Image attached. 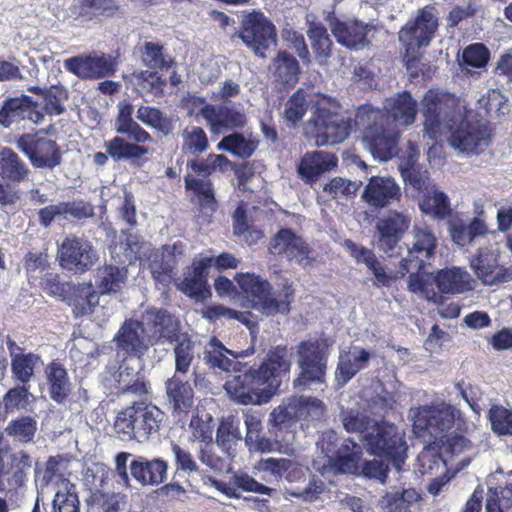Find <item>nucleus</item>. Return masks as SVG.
Listing matches in <instances>:
<instances>
[{
	"label": "nucleus",
	"instance_id": "24",
	"mask_svg": "<svg viewBox=\"0 0 512 512\" xmlns=\"http://www.w3.org/2000/svg\"><path fill=\"white\" fill-rule=\"evenodd\" d=\"M211 260L199 259L194 261L192 267L185 273L183 280L177 285L178 289L197 302L210 297L211 292L207 282L208 269Z\"/></svg>",
	"mask_w": 512,
	"mask_h": 512
},
{
	"label": "nucleus",
	"instance_id": "3",
	"mask_svg": "<svg viewBox=\"0 0 512 512\" xmlns=\"http://www.w3.org/2000/svg\"><path fill=\"white\" fill-rule=\"evenodd\" d=\"M354 123L362 130V142L375 159L387 161L397 154L401 131L390 124L383 125L381 110L362 106L356 112Z\"/></svg>",
	"mask_w": 512,
	"mask_h": 512
},
{
	"label": "nucleus",
	"instance_id": "11",
	"mask_svg": "<svg viewBox=\"0 0 512 512\" xmlns=\"http://www.w3.org/2000/svg\"><path fill=\"white\" fill-rule=\"evenodd\" d=\"M392 406L391 398L377 395L368 401L366 407L345 412L342 418L343 426L347 432L359 434L360 439L365 443L366 436L372 433Z\"/></svg>",
	"mask_w": 512,
	"mask_h": 512
},
{
	"label": "nucleus",
	"instance_id": "21",
	"mask_svg": "<svg viewBox=\"0 0 512 512\" xmlns=\"http://www.w3.org/2000/svg\"><path fill=\"white\" fill-rule=\"evenodd\" d=\"M410 226V217L398 211H389L378 219L376 230L378 232V245L389 256L393 255L395 248Z\"/></svg>",
	"mask_w": 512,
	"mask_h": 512
},
{
	"label": "nucleus",
	"instance_id": "19",
	"mask_svg": "<svg viewBox=\"0 0 512 512\" xmlns=\"http://www.w3.org/2000/svg\"><path fill=\"white\" fill-rule=\"evenodd\" d=\"M296 414L292 405V397L283 401L281 405L270 413V423L273 426L275 441L280 452L291 455L295 452V424Z\"/></svg>",
	"mask_w": 512,
	"mask_h": 512
},
{
	"label": "nucleus",
	"instance_id": "46",
	"mask_svg": "<svg viewBox=\"0 0 512 512\" xmlns=\"http://www.w3.org/2000/svg\"><path fill=\"white\" fill-rule=\"evenodd\" d=\"M67 302L73 307L75 316L79 317L93 312L98 305L99 295L90 283H79Z\"/></svg>",
	"mask_w": 512,
	"mask_h": 512
},
{
	"label": "nucleus",
	"instance_id": "37",
	"mask_svg": "<svg viewBox=\"0 0 512 512\" xmlns=\"http://www.w3.org/2000/svg\"><path fill=\"white\" fill-rule=\"evenodd\" d=\"M449 233L456 245L466 247L485 237L488 227L485 220L479 217H474L469 222L458 219L450 223Z\"/></svg>",
	"mask_w": 512,
	"mask_h": 512
},
{
	"label": "nucleus",
	"instance_id": "57",
	"mask_svg": "<svg viewBox=\"0 0 512 512\" xmlns=\"http://www.w3.org/2000/svg\"><path fill=\"white\" fill-rule=\"evenodd\" d=\"M230 165V160L223 154H209L205 159L191 160L187 163L189 169L203 177H208L217 171H227Z\"/></svg>",
	"mask_w": 512,
	"mask_h": 512
},
{
	"label": "nucleus",
	"instance_id": "6",
	"mask_svg": "<svg viewBox=\"0 0 512 512\" xmlns=\"http://www.w3.org/2000/svg\"><path fill=\"white\" fill-rule=\"evenodd\" d=\"M351 128L352 120L340 112L339 103L324 95L316 101L306 125L307 133L315 139L317 146L343 142L349 136Z\"/></svg>",
	"mask_w": 512,
	"mask_h": 512
},
{
	"label": "nucleus",
	"instance_id": "61",
	"mask_svg": "<svg viewBox=\"0 0 512 512\" xmlns=\"http://www.w3.org/2000/svg\"><path fill=\"white\" fill-rule=\"evenodd\" d=\"M68 100V91L62 85H53L45 88L43 112L48 115L59 116L65 111V102Z\"/></svg>",
	"mask_w": 512,
	"mask_h": 512
},
{
	"label": "nucleus",
	"instance_id": "44",
	"mask_svg": "<svg viewBox=\"0 0 512 512\" xmlns=\"http://www.w3.org/2000/svg\"><path fill=\"white\" fill-rule=\"evenodd\" d=\"M270 70L277 82L286 86H294L299 79L300 66L295 57L286 51L278 52L273 59Z\"/></svg>",
	"mask_w": 512,
	"mask_h": 512
},
{
	"label": "nucleus",
	"instance_id": "1",
	"mask_svg": "<svg viewBox=\"0 0 512 512\" xmlns=\"http://www.w3.org/2000/svg\"><path fill=\"white\" fill-rule=\"evenodd\" d=\"M424 128L430 139L449 133L448 143L464 154H479L490 142L486 125L472 120L462 101L446 92L429 90L423 100Z\"/></svg>",
	"mask_w": 512,
	"mask_h": 512
},
{
	"label": "nucleus",
	"instance_id": "2",
	"mask_svg": "<svg viewBox=\"0 0 512 512\" xmlns=\"http://www.w3.org/2000/svg\"><path fill=\"white\" fill-rule=\"evenodd\" d=\"M291 369V354L287 346L270 349L257 369H249L229 376L224 384L227 394L234 401L248 405L268 402Z\"/></svg>",
	"mask_w": 512,
	"mask_h": 512
},
{
	"label": "nucleus",
	"instance_id": "35",
	"mask_svg": "<svg viewBox=\"0 0 512 512\" xmlns=\"http://www.w3.org/2000/svg\"><path fill=\"white\" fill-rule=\"evenodd\" d=\"M118 114L114 121V129L120 135L137 142H151L152 136L133 119L134 107L128 101L119 102Z\"/></svg>",
	"mask_w": 512,
	"mask_h": 512
},
{
	"label": "nucleus",
	"instance_id": "30",
	"mask_svg": "<svg viewBox=\"0 0 512 512\" xmlns=\"http://www.w3.org/2000/svg\"><path fill=\"white\" fill-rule=\"evenodd\" d=\"M117 10L118 5L115 0H79L70 7V14L84 25L112 17Z\"/></svg>",
	"mask_w": 512,
	"mask_h": 512
},
{
	"label": "nucleus",
	"instance_id": "20",
	"mask_svg": "<svg viewBox=\"0 0 512 512\" xmlns=\"http://www.w3.org/2000/svg\"><path fill=\"white\" fill-rule=\"evenodd\" d=\"M270 250L274 255H284L290 262L307 267L315 260L308 244L291 229H281L271 240Z\"/></svg>",
	"mask_w": 512,
	"mask_h": 512
},
{
	"label": "nucleus",
	"instance_id": "32",
	"mask_svg": "<svg viewBox=\"0 0 512 512\" xmlns=\"http://www.w3.org/2000/svg\"><path fill=\"white\" fill-rule=\"evenodd\" d=\"M129 468L131 476L142 486H157L165 481L168 465L162 459L139 457L130 463Z\"/></svg>",
	"mask_w": 512,
	"mask_h": 512
},
{
	"label": "nucleus",
	"instance_id": "31",
	"mask_svg": "<svg viewBox=\"0 0 512 512\" xmlns=\"http://www.w3.org/2000/svg\"><path fill=\"white\" fill-rule=\"evenodd\" d=\"M110 387H114L116 393H131L143 395L147 393V384L143 375L129 362L121 364L110 378H105Z\"/></svg>",
	"mask_w": 512,
	"mask_h": 512
},
{
	"label": "nucleus",
	"instance_id": "22",
	"mask_svg": "<svg viewBox=\"0 0 512 512\" xmlns=\"http://www.w3.org/2000/svg\"><path fill=\"white\" fill-rule=\"evenodd\" d=\"M138 323L151 343L159 340H172L178 330L174 317L163 308H146Z\"/></svg>",
	"mask_w": 512,
	"mask_h": 512
},
{
	"label": "nucleus",
	"instance_id": "49",
	"mask_svg": "<svg viewBox=\"0 0 512 512\" xmlns=\"http://www.w3.org/2000/svg\"><path fill=\"white\" fill-rule=\"evenodd\" d=\"M419 499V493L409 488L402 492L387 493L380 503L385 512H412Z\"/></svg>",
	"mask_w": 512,
	"mask_h": 512
},
{
	"label": "nucleus",
	"instance_id": "17",
	"mask_svg": "<svg viewBox=\"0 0 512 512\" xmlns=\"http://www.w3.org/2000/svg\"><path fill=\"white\" fill-rule=\"evenodd\" d=\"M60 265L74 273H84L98 260L92 244L83 238L66 237L58 250Z\"/></svg>",
	"mask_w": 512,
	"mask_h": 512
},
{
	"label": "nucleus",
	"instance_id": "60",
	"mask_svg": "<svg viewBox=\"0 0 512 512\" xmlns=\"http://www.w3.org/2000/svg\"><path fill=\"white\" fill-rule=\"evenodd\" d=\"M37 430V421L30 416H22L8 423L5 432L22 443L31 442Z\"/></svg>",
	"mask_w": 512,
	"mask_h": 512
},
{
	"label": "nucleus",
	"instance_id": "62",
	"mask_svg": "<svg viewBox=\"0 0 512 512\" xmlns=\"http://www.w3.org/2000/svg\"><path fill=\"white\" fill-rule=\"evenodd\" d=\"M408 289L428 301L438 302L441 296L434 290L433 284L428 275L419 274V271H409Z\"/></svg>",
	"mask_w": 512,
	"mask_h": 512
},
{
	"label": "nucleus",
	"instance_id": "55",
	"mask_svg": "<svg viewBox=\"0 0 512 512\" xmlns=\"http://www.w3.org/2000/svg\"><path fill=\"white\" fill-rule=\"evenodd\" d=\"M292 405L295 408L297 420H321L325 414V404L311 396H293Z\"/></svg>",
	"mask_w": 512,
	"mask_h": 512
},
{
	"label": "nucleus",
	"instance_id": "16",
	"mask_svg": "<svg viewBox=\"0 0 512 512\" xmlns=\"http://www.w3.org/2000/svg\"><path fill=\"white\" fill-rule=\"evenodd\" d=\"M16 146L35 168L53 169L61 163V153L54 140L27 133L17 139Z\"/></svg>",
	"mask_w": 512,
	"mask_h": 512
},
{
	"label": "nucleus",
	"instance_id": "14",
	"mask_svg": "<svg viewBox=\"0 0 512 512\" xmlns=\"http://www.w3.org/2000/svg\"><path fill=\"white\" fill-rule=\"evenodd\" d=\"M239 38L255 55L266 57V51L276 43V28L261 12H252L241 23Z\"/></svg>",
	"mask_w": 512,
	"mask_h": 512
},
{
	"label": "nucleus",
	"instance_id": "36",
	"mask_svg": "<svg viewBox=\"0 0 512 512\" xmlns=\"http://www.w3.org/2000/svg\"><path fill=\"white\" fill-rule=\"evenodd\" d=\"M370 30L368 24L360 21L336 22L332 27L337 42L355 50L362 49L368 44L367 35Z\"/></svg>",
	"mask_w": 512,
	"mask_h": 512
},
{
	"label": "nucleus",
	"instance_id": "41",
	"mask_svg": "<svg viewBox=\"0 0 512 512\" xmlns=\"http://www.w3.org/2000/svg\"><path fill=\"white\" fill-rule=\"evenodd\" d=\"M434 281L438 290L445 294H458L472 289L470 274L458 267L438 271Z\"/></svg>",
	"mask_w": 512,
	"mask_h": 512
},
{
	"label": "nucleus",
	"instance_id": "10",
	"mask_svg": "<svg viewBox=\"0 0 512 512\" xmlns=\"http://www.w3.org/2000/svg\"><path fill=\"white\" fill-rule=\"evenodd\" d=\"M328 354L319 340L302 341L297 347V364L300 369L293 384L296 389H304L312 384L326 381Z\"/></svg>",
	"mask_w": 512,
	"mask_h": 512
},
{
	"label": "nucleus",
	"instance_id": "33",
	"mask_svg": "<svg viewBox=\"0 0 512 512\" xmlns=\"http://www.w3.org/2000/svg\"><path fill=\"white\" fill-rule=\"evenodd\" d=\"M166 395L174 416H184L193 406L194 392L188 381L174 374L166 383Z\"/></svg>",
	"mask_w": 512,
	"mask_h": 512
},
{
	"label": "nucleus",
	"instance_id": "48",
	"mask_svg": "<svg viewBox=\"0 0 512 512\" xmlns=\"http://www.w3.org/2000/svg\"><path fill=\"white\" fill-rule=\"evenodd\" d=\"M175 374H186L196 355V343L187 335L174 336Z\"/></svg>",
	"mask_w": 512,
	"mask_h": 512
},
{
	"label": "nucleus",
	"instance_id": "8",
	"mask_svg": "<svg viewBox=\"0 0 512 512\" xmlns=\"http://www.w3.org/2000/svg\"><path fill=\"white\" fill-rule=\"evenodd\" d=\"M316 445L317 450L323 455V466H329L337 473L357 471L362 457V447L354 440L348 438L339 444L337 433L329 430L322 434Z\"/></svg>",
	"mask_w": 512,
	"mask_h": 512
},
{
	"label": "nucleus",
	"instance_id": "38",
	"mask_svg": "<svg viewBox=\"0 0 512 512\" xmlns=\"http://www.w3.org/2000/svg\"><path fill=\"white\" fill-rule=\"evenodd\" d=\"M237 357L238 355L227 349L220 340L212 337L205 346L203 359L210 368L224 372H241V363L235 361Z\"/></svg>",
	"mask_w": 512,
	"mask_h": 512
},
{
	"label": "nucleus",
	"instance_id": "45",
	"mask_svg": "<svg viewBox=\"0 0 512 512\" xmlns=\"http://www.w3.org/2000/svg\"><path fill=\"white\" fill-rule=\"evenodd\" d=\"M29 168L19 155L10 148L0 151V177L11 183H21L27 179Z\"/></svg>",
	"mask_w": 512,
	"mask_h": 512
},
{
	"label": "nucleus",
	"instance_id": "64",
	"mask_svg": "<svg viewBox=\"0 0 512 512\" xmlns=\"http://www.w3.org/2000/svg\"><path fill=\"white\" fill-rule=\"evenodd\" d=\"M492 429L499 435H512V410L493 406L489 411Z\"/></svg>",
	"mask_w": 512,
	"mask_h": 512
},
{
	"label": "nucleus",
	"instance_id": "18",
	"mask_svg": "<svg viewBox=\"0 0 512 512\" xmlns=\"http://www.w3.org/2000/svg\"><path fill=\"white\" fill-rule=\"evenodd\" d=\"M199 115L206 121L212 134L242 129L247 124V117L242 108L228 105L206 104L199 110Z\"/></svg>",
	"mask_w": 512,
	"mask_h": 512
},
{
	"label": "nucleus",
	"instance_id": "23",
	"mask_svg": "<svg viewBox=\"0 0 512 512\" xmlns=\"http://www.w3.org/2000/svg\"><path fill=\"white\" fill-rule=\"evenodd\" d=\"M401 188L391 177H371L362 194V199L376 209L398 202Z\"/></svg>",
	"mask_w": 512,
	"mask_h": 512
},
{
	"label": "nucleus",
	"instance_id": "7",
	"mask_svg": "<svg viewBox=\"0 0 512 512\" xmlns=\"http://www.w3.org/2000/svg\"><path fill=\"white\" fill-rule=\"evenodd\" d=\"M439 26L436 9L425 6L415 18L408 21L398 32V40L405 49L407 69H411L416 54L421 48L429 46Z\"/></svg>",
	"mask_w": 512,
	"mask_h": 512
},
{
	"label": "nucleus",
	"instance_id": "39",
	"mask_svg": "<svg viewBox=\"0 0 512 512\" xmlns=\"http://www.w3.org/2000/svg\"><path fill=\"white\" fill-rule=\"evenodd\" d=\"M471 267L484 284L494 285L507 280L494 251L480 250L471 260Z\"/></svg>",
	"mask_w": 512,
	"mask_h": 512
},
{
	"label": "nucleus",
	"instance_id": "34",
	"mask_svg": "<svg viewBox=\"0 0 512 512\" xmlns=\"http://www.w3.org/2000/svg\"><path fill=\"white\" fill-rule=\"evenodd\" d=\"M371 354L363 348L354 346L348 351H341L335 372L339 384L345 385L360 370L366 368Z\"/></svg>",
	"mask_w": 512,
	"mask_h": 512
},
{
	"label": "nucleus",
	"instance_id": "54",
	"mask_svg": "<svg viewBox=\"0 0 512 512\" xmlns=\"http://www.w3.org/2000/svg\"><path fill=\"white\" fill-rule=\"evenodd\" d=\"M182 152L191 155H200L209 147V140L203 128L195 125L185 127L181 132Z\"/></svg>",
	"mask_w": 512,
	"mask_h": 512
},
{
	"label": "nucleus",
	"instance_id": "5",
	"mask_svg": "<svg viewBox=\"0 0 512 512\" xmlns=\"http://www.w3.org/2000/svg\"><path fill=\"white\" fill-rule=\"evenodd\" d=\"M165 414L157 406L143 401L120 410L114 421L118 437L124 441L146 443L158 436Z\"/></svg>",
	"mask_w": 512,
	"mask_h": 512
},
{
	"label": "nucleus",
	"instance_id": "40",
	"mask_svg": "<svg viewBox=\"0 0 512 512\" xmlns=\"http://www.w3.org/2000/svg\"><path fill=\"white\" fill-rule=\"evenodd\" d=\"M124 136L118 135L104 142V148L113 161L137 160L149 152V149L142 145L145 142H137Z\"/></svg>",
	"mask_w": 512,
	"mask_h": 512
},
{
	"label": "nucleus",
	"instance_id": "4",
	"mask_svg": "<svg viewBox=\"0 0 512 512\" xmlns=\"http://www.w3.org/2000/svg\"><path fill=\"white\" fill-rule=\"evenodd\" d=\"M235 280L251 307L261 314L274 316L290 312L294 290L288 280L278 290H274L267 280L254 273H240Z\"/></svg>",
	"mask_w": 512,
	"mask_h": 512
},
{
	"label": "nucleus",
	"instance_id": "58",
	"mask_svg": "<svg viewBox=\"0 0 512 512\" xmlns=\"http://www.w3.org/2000/svg\"><path fill=\"white\" fill-rule=\"evenodd\" d=\"M310 102L303 89L294 92L285 103L283 116L291 125H296L306 114Z\"/></svg>",
	"mask_w": 512,
	"mask_h": 512
},
{
	"label": "nucleus",
	"instance_id": "42",
	"mask_svg": "<svg viewBox=\"0 0 512 512\" xmlns=\"http://www.w3.org/2000/svg\"><path fill=\"white\" fill-rule=\"evenodd\" d=\"M346 245L356 261L366 265L368 270L374 275L378 285L383 287L392 285L395 279L394 276L385 270L372 250L358 246L352 241H347Z\"/></svg>",
	"mask_w": 512,
	"mask_h": 512
},
{
	"label": "nucleus",
	"instance_id": "52",
	"mask_svg": "<svg viewBox=\"0 0 512 512\" xmlns=\"http://www.w3.org/2000/svg\"><path fill=\"white\" fill-rule=\"evenodd\" d=\"M256 147L254 141L238 132L224 136L216 146L217 150L229 152L240 158H249Z\"/></svg>",
	"mask_w": 512,
	"mask_h": 512
},
{
	"label": "nucleus",
	"instance_id": "63",
	"mask_svg": "<svg viewBox=\"0 0 512 512\" xmlns=\"http://www.w3.org/2000/svg\"><path fill=\"white\" fill-rule=\"evenodd\" d=\"M185 187L198 196L201 206L214 209L215 197L210 181L187 176L185 178Z\"/></svg>",
	"mask_w": 512,
	"mask_h": 512
},
{
	"label": "nucleus",
	"instance_id": "26",
	"mask_svg": "<svg viewBox=\"0 0 512 512\" xmlns=\"http://www.w3.org/2000/svg\"><path fill=\"white\" fill-rule=\"evenodd\" d=\"M337 163L338 158L331 152H306L297 165V172L306 184H313L322 174L333 170Z\"/></svg>",
	"mask_w": 512,
	"mask_h": 512
},
{
	"label": "nucleus",
	"instance_id": "29",
	"mask_svg": "<svg viewBox=\"0 0 512 512\" xmlns=\"http://www.w3.org/2000/svg\"><path fill=\"white\" fill-rule=\"evenodd\" d=\"M114 340L119 351L137 357L143 355L151 344L145 332H142L138 320L126 321L116 334Z\"/></svg>",
	"mask_w": 512,
	"mask_h": 512
},
{
	"label": "nucleus",
	"instance_id": "12",
	"mask_svg": "<svg viewBox=\"0 0 512 512\" xmlns=\"http://www.w3.org/2000/svg\"><path fill=\"white\" fill-rule=\"evenodd\" d=\"M409 416L416 432H428L437 438L439 434L450 429L456 418L460 416V412L448 403L438 402L411 408Z\"/></svg>",
	"mask_w": 512,
	"mask_h": 512
},
{
	"label": "nucleus",
	"instance_id": "51",
	"mask_svg": "<svg viewBox=\"0 0 512 512\" xmlns=\"http://www.w3.org/2000/svg\"><path fill=\"white\" fill-rule=\"evenodd\" d=\"M136 118L144 125L157 130L163 135L172 133L174 129L172 119L156 107L139 106L136 111Z\"/></svg>",
	"mask_w": 512,
	"mask_h": 512
},
{
	"label": "nucleus",
	"instance_id": "9",
	"mask_svg": "<svg viewBox=\"0 0 512 512\" xmlns=\"http://www.w3.org/2000/svg\"><path fill=\"white\" fill-rule=\"evenodd\" d=\"M364 445L370 454L389 459L398 471L401 470L407 452L405 432L402 429L381 419L372 433L366 436Z\"/></svg>",
	"mask_w": 512,
	"mask_h": 512
},
{
	"label": "nucleus",
	"instance_id": "25",
	"mask_svg": "<svg viewBox=\"0 0 512 512\" xmlns=\"http://www.w3.org/2000/svg\"><path fill=\"white\" fill-rule=\"evenodd\" d=\"M44 377L50 399L59 405H64L73 389L65 365L59 360L51 361L44 368Z\"/></svg>",
	"mask_w": 512,
	"mask_h": 512
},
{
	"label": "nucleus",
	"instance_id": "53",
	"mask_svg": "<svg viewBox=\"0 0 512 512\" xmlns=\"http://www.w3.org/2000/svg\"><path fill=\"white\" fill-rule=\"evenodd\" d=\"M79 507L75 485L68 479H61L53 499L52 512H79Z\"/></svg>",
	"mask_w": 512,
	"mask_h": 512
},
{
	"label": "nucleus",
	"instance_id": "13",
	"mask_svg": "<svg viewBox=\"0 0 512 512\" xmlns=\"http://www.w3.org/2000/svg\"><path fill=\"white\" fill-rule=\"evenodd\" d=\"M411 235L412 241L407 256L400 263L405 272L421 271L427 265H431L438 247L436 235L425 223L415 224Z\"/></svg>",
	"mask_w": 512,
	"mask_h": 512
},
{
	"label": "nucleus",
	"instance_id": "28",
	"mask_svg": "<svg viewBox=\"0 0 512 512\" xmlns=\"http://www.w3.org/2000/svg\"><path fill=\"white\" fill-rule=\"evenodd\" d=\"M179 245H165L161 250L152 251L148 257L149 269L153 279L163 286H167L177 265V254L181 255Z\"/></svg>",
	"mask_w": 512,
	"mask_h": 512
},
{
	"label": "nucleus",
	"instance_id": "15",
	"mask_svg": "<svg viewBox=\"0 0 512 512\" xmlns=\"http://www.w3.org/2000/svg\"><path fill=\"white\" fill-rule=\"evenodd\" d=\"M63 66L66 71L84 80L110 77L116 71L115 59L96 51L67 58Z\"/></svg>",
	"mask_w": 512,
	"mask_h": 512
},
{
	"label": "nucleus",
	"instance_id": "59",
	"mask_svg": "<svg viewBox=\"0 0 512 512\" xmlns=\"http://www.w3.org/2000/svg\"><path fill=\"white\" fill-rule=\"evenodd\" d=\"M41 363V357L34 353H26L15 358L11 363L13 377L23 385L28 384L34 377L35 368Z\"/></svg>",
	"mask_w": 512,
	"mask_h": 512
},
{
	"label": "nucleus",
	"instance_id": "43",
	"mask_svg": "<svg viewBox=\"0 0 512 512\" xmlns=\"http://www.w3.org/2000/svg\"><path fill=\"white\" fill-rule=\"evenodd\" d=\"M242 440L240 420L233 415L223 417L216 434V443L229 457L236 455V445Z\"/></svg>",
	"mask_w": 512,
	"mask_h": 512
},
{
	"label": "nucleus",
	"instance_id": "47",
	"mask_svg": "<svg viewBox=\"0 0 512 512\" xmlns=\"http://www.w3.org/2000/svg\"><path fill=\"white\" fill-rule=\"evenodd\" d=\"M127 268L106 265L97 271L96 286L100 293L117 292L122 289L127 280Z\"/></svg>",
	"mask_w": 512,
	"mask_h": 512
},
{
	"label": "nucleus",
	"instance_id": "50",
	"mask_svg": "<svg viewBox=\"0 0 512 512\" xmlns=\"http://www.w3.org/2000/svg\"><path fill=\"white\" fill-rule=\"evenodd\" d=\"M419 206L423 213L439 219L445 218L451 212L448 196L435 187L426 191Z\"/></svg>",
	"mask_w": 512,
	"mask_h": 512
},
{
	"label": "nucleus",
	"instance_id": "56",
	"mask_svg": "<svg viewBox=\"0 0 512 512\" xmlns=\"http://www.w3.org/2000/svg\"><path fill=\"white\" fill-rule=\"evenodd\" d=\"M311 41L312 49L316 54V59L320 64L326 62L330 56L332 41L329 38L327 29L319 23H312L307 31Z\"/></svg>",
	"mask_w": 512,
	"mask_h": 512
},
{
	"label": "nucleus",
	"instance_id": "27",
	"mask_svg": "<svg viewBox=\"0 0 512 512\" xmlns=\"http://www.w3.org/2000/svg\"><path fill=\"white\" fill-rule=\"evenodd\" d=\"M387 119L394 128L407 127L415 122L417 115V102L407 91L397 93L384 102Z\"/></svg>",
	"mask_w": 512,
	"mask_h": 512
}]
</instances>
